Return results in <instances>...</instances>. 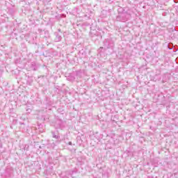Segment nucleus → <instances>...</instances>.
<instances>
[{
    "instance_id": "1",
    "label": "nucleus",
    "mask_w": 178,
    "mask_h": 178,
    "mask_svg": "<svg viewBox=\"0 0 178 178\" xmlns=\"http://www.w3.org/2000/svg\"><path fill=\"white\" fill-rule=\"evenodd\" d=\"M53 137H54V138H58V136L56 135H54Z\"/></svg>"
}]
</instances>
